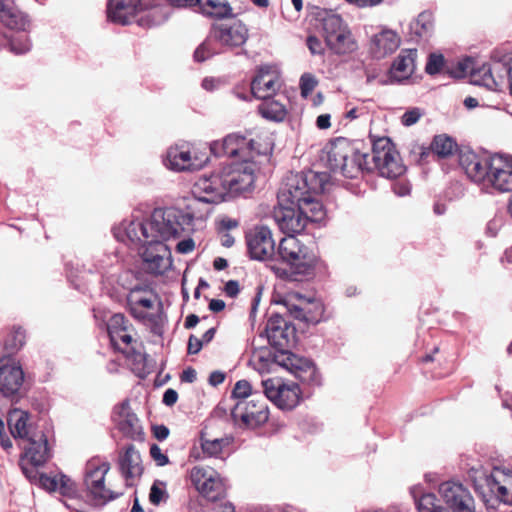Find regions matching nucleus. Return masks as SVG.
I'll list each match as a JSON object with an SVG mask.
<instances>
[{
  "mask_svg": "<svg viewBox=\"0 0 512 512\" xmlns=\"http://www.w3.org/2000/svg\"><path fill=\"white\" fill-rule=\"evenodd\" d=\"M117 240L142 245L143 268L150 274L163 275L172 267L171 252L166 241L176 240V251H192V214L179 208H155L149 217L132 216L113 229Z\"/></svg>",
  "mask_w": 512,
  "mask_h": 512,
  "instance_id": "1",
  "label": "nucleus"
},
{
  "mask_svg": "<svg viewBox=\"0 0 512 512\" xmlns=\"http://www.w3.org/2000/svg\"><path fill=\"white\" fill-rule=\"evenodd\" d=\"M327 175L308 171L290 173L280 189L277 198L281 203H294L305 217L306 223L320 222L325 218V209L316 196L323 193Z\"/></svg>",
  "mask_w": 512,
  "mask_h": 512,
  "instance_id": "2",
  "label": "nucleus"
},
{
  "mask_svg": "<svg viewBox=\"0 0 512 512\" xmlns=\"http://www.w3.org/2000/svg\"><path fill=\"white\" fill-rule=\"evenodd\" d=\"M277 255L287 268H277L275 272L277 277L285 281L301 282L327 270L320 256L295 235L280 240Z\"/></svg>",
  "mask_w": 512,
  "mask_h": 512,
  "instance_id": "3",
  "label": "nucleus"
},
{
  "mask_svg": "<svg viewBox=\"0 0 512 512\" xmlns=\"http://www.w3.org/2000/svg\"><path fill=\"white\" fill-rule=\"evenodd\" d=\"M167 17V8L152 0H107V18L116 24L136 23L151 28L162 24Z\"/></svg>",
  "mask_w": 512,
  "mask_h": 512,
  "instance_id": "4",
  "label": "nucleus"
},
{
  "mask_svg": "<svg viewBox=\"0 0 512 512\" xmlns=\"http://www.w3.org/2000/svg\"><path fill=\"white\" fill-rule=\"evenodd\" d=\"M372 143V156L360 153L358 149L353 156L356 164L355 177L362 171L373 170H377L381 176L390 179L401 176L406 167L390 138L379 137Z\"/></svg>",
  "mask_w": 512,
  "mask_h": 512,
  "instance_id": "5",
  "label": "nucleus"
},
{
  "mask_svg": "<svg viewBox=\"0 0 512 512\" xmlns=\"http://www.w3.org/2000/svg\"><path fill=\"white\" fill-rule=\"evenodd\" d=\"M132 316L158 332L163 323L161 302L157 294L147 286H135L127 296Z\"/></svg>",
  "mask_w": 512,
  "mask_h": 512,
  "instance_id": "6",
  "label": "nucleus"
},
{
  "mask_svg": "<svg viewBox=\"0 0 512 512\" xmlns=\"http://www.w3.org/2000/svg\"><path fill=\"white\" fill-rule=\"evenodd\" d=\"M321 23L326 46L334 54L345 55L357 49V42L350 28L340 15L328 14L321 19Z\"/></svg>",
  "mask_w": 512,
  "mask_h": 512,
  "instance_id": "7",
  "label": "nucleus"
},
{
  "mask_svg": "<svg viewBox=\"0 0 512 512\" xmlns=\"http://www.w3.org/2000/svg\"><path fill=\"white\" fill-rule=\"evenodd\" d=\"M210 151L216 157L226 156L238 162L255 161L256 157L265 154L254 139L232 133L222 141H215L210 145Z\"/></svg>",
  "mask_w": 512,
  "mask_h": 512,
  "instance_id": "8",
  "label": "nucleus"
},
{
  "mask_svg": "<svg viewBox=\"0 0 512 512\" xmlns=\"http://www.w3.org/2000/svg\"><path fill=\"white\" fill-rule=\"evenodd\" d=\"M109 470L110 464L99 459H91L86 464L84 484L89 496L97 504H106L123 494V491L106 486L105 477Z\"/></svg>",
  "mask_w": 512,
  "mask_h": 512,
  "instance_id": "9",
  "label": "nucleus"
},
{
  "mask_svg": "<svg viewBox=\"0 0 512 512\" xmlns=\"http://www.w3.org/2000/svg\"><path fill=\"white\" fill-rule=\"evenodd\" d=\"M357 148L344 137L336 138L326 144L322 159L332 172H339L347 178H355L356 164L353 156Z\"/></svg>",
  "mask_w": 512,
  "mask_h": 512,
  "instance_id": "10",
  "label": "nucleus"
},
{
  "mask_svg": "<svg viewBox=\"0 0 512 512\" xmlns=\"http://www.w3.org/2000/svg\"><path fill=\"white\" fill-rule=\"evenodd\" d=\"M255 169V161H233L231 164L223 167L221 171L227 195L235 197L252 191L256 178Z\"/></svg>",
  "mask_w": 512,
  "mask_h": 512,
  "instance_id": "11",
  "label": "nucleus"
},
{
  "mask_svg": "<svg viewBox=\"0 0 512 512\" xmlns=\"http://www.w3.org/2000/svg\"><path fill=\"white\" fill-rule=\"evenodd\" d=\"M194 200L210 205L219 204L227 196L222 171L194 175Z\"/></svg>",
  "mask_w": 512,
  "mask_h": 512,
  "instance_id": "12",
  "label": "nucleus"
},
{
  "mask_svg": "<svg viewBox=\"0 0 512 512\" xmlns=\"http://www.w3.org/2000/svg\"><path fill=\"white\" fill-rule=\"evenodd\" d=\"M264 394L282 410H292L302 400V391L297 383H286L279 378H269L262 381Z\"/></svg>",
  "mask_w": 512,
  "mask_h": 512,
  "instance_id": "13",
  "label": "nucleus"
},
{
  "mask_svg": "<svg viewBox=\"0 0 512 512\" xmlns=\"http://www.w3.org/2000/svg\"><path fill=\"white\" fill-rule=\"evenodd\" d=\"M264 395H254L249 400H239L234 405L231 416L249 428H257L269 419V409Z\"/></svg>",
  "mask_w": 512,
  "mask_h": 512,
  "instance_id": "14",
  "label": "nucleus"
},
{
  "mask_svg": "<svg viewBox=\"0 0 512 512\" xmlns=\"http://www.w3.org/2000/svg\"><path fill=\"white\" fill-rule=\"evenodd\" d=\"M294 298L297 300V303L293 302L291 298H285L280 302L284 306L286 313L293 319L312 325H316L326 319L325 306L322 300L316 298L307 299L298 293L294 295Z\"/></svg>",
  "mask_w": 512,
  "mask_h": 512,
  "instance_id": "15",
  "label": "nucleus"
},
{
  "mask_svg": "<svg viewBox=\"0 0 512 512\" xmlns=\"http://www.w3.org/2000/svg\"><path fill=\"white\" fill-rule=\"evenodd\" d=\"M28 445L21 458V468L28 479L36 478V468L44 465L50 458V449L46 436L40 432L27 438Z\"/></svg>",
  "mask_w": 512,
  "mask_h": 512,
  "instance_id": "16",
  "label": "nucleus"
},
{
  "mask_svg": "<svg viewBox=\"0 0 512 512\" xmlns=\"http://www.w3.org/2000/svg\"><path fill=\"white\" fill-rule=\"evenodd\" d=\"M265 333L269 344L281 352V357L283 353L289 352L287 349L294 344L296 338L294 325L278 312L268 318Z\"/></svg>",
  "mask_w": 512,
  "mask_h": 512,
  "instance_id": "17",
  "label": "nucleus"
},
{
  "mask_svg": "<svg viewBox=\"0 0 512 512\" xmlns=\"http://www.w3.org/2000/svg\"><path fill=\"white\" fill-rule=\"evenodd\" d=\"M443 501L453 512H476L475 500L462 483L446 481L439 486Z\"/></svg>",
  "mask_w": 512,
  "mask_h": 512,
  "instance_id": "18",
  "label": "nucleus"
},
{
  "mask_svg": "<svg viewBox=\"0 0 512 512\" xmlns=\"http://www.w3.org/2000/svg\"><path fill=\"white\" fill-rule=\"evenodd\" d=\"M246 243L250 257L265 261L275 254V240L266 226H256L246 234Z\"/></svg>",
  "mask_w": 512,
  "mask_h": 512,
  "instance_id": "19",
  "label": "nucleus"
},
{
  "mask_svg": "<svg viewBox=\"0 0 512 512\" xmlns=\"http://www.w3.org/2000/svg\"><path fill=\"white\" fill-rule=\"evenodd\" d=\"M194 487L208 501L216 502L225 497L226 489L218 473L194 467Z\"/></svg>",
  "mask_w": 512,
  "mask_h": 512,
  "instance_id": "20",
  "label": "nucleus"
},
{
  "mask_svg": "<svg viewBox=\"0 0 512 512\" xmlns=\"http://www.w3.org/2000/svg\"><path fill=\"white\" fill-rule=\"evenodd\" d=\"M280 364L302 383L309 386L321 385V376L312 361L288 352L283 353Z\"/></svg>",
  "mask_w": 512,
  "mask_h": 512,
  "instance_id": "21",
  "label": "nucleus"
},
{
  "mask_svg": "<svg viewBox=\"0 0 512 512\" xmlns=\"http://www.w3.org/2000/svg\"><path fill=\"white\" fill-rule=\"evenodd\" d=\"M273 218L279 229L287 236L301 233L307 225L305 217L294 203H281L279 199Z\"/></svg>",
  "mask_w": 512,
  "mask_h": 512,
  "instance_id": "22",
  "label": "nucleus"
},
{
  "mask_svg": "<svg viewBox=\"0 0 512 512\" xmlns=\"http://www.w3.org/2000/svg\"><path fill=\"white\" fill-rule=\"evenodd\" d=\"M460 167L475 183L486 184L492 167V157H482L471 150H461L458 155Z\"/></svg>",
  "mask_w": 512,
  "mask_h": 512,
  "instance_id": "23",
  "label": "nucleus"
},
{
  "mask_svg": "<svg viewBox=\"0 0 512 512\" xmlns=\"http://www.w3.org/2000/svg\"><path fill=\"white\" fill-rule=\"evenodd\" d=\"M280 86L278 73L269 66H262L251 81V93L255 98L265 99L273 97Z\"/></svg>",
  "mask_w": 512,
  "mask_h": 512,
  "instance_id": "24",
  "label": "nucleus"
},
{
  "mask_svg": "<svg viewBox=\"0 0 512 512\" xmlns=\"http://www.w3.org/2000/svg\"><path fill=\"white\" fill-rule=\"evenodd\" d=\"M485 482L497 500L512 506V470L495 467Z\"/></svg>",
  "mask_w": 512,
  "mask_h": 512,
  "instance_id": "25",
  "label": "nucleus"
},
{
  "mask_svg": "<svg viewBox=\"0 0 512 512\" xmlns=\"http://www.w3.org/2000/svg\"><path fill=\"white\" fill-rule=\"evenodd\" d=\"M213 30L214 37L230 48L240 47L248 39V29L240 20L215 25Z\"/></svg>",
  "mask_w": 512,
  "mask_h": 512,
  "instance_id": "26",
  "label": "nucleus"
},
{
  "mask_svg": "<svg viewBox=\"0 0 512 512\" xmlns=\"http://www.w3.org/2000/svg\"><path fill=\"white\" fill-rule=\"evenodd\" d=\"M113 419L118 429L128 438L141 439L143 432L139 419L131 410L128 401H123L114 409Z\"/></svg>",
  "mask_w": 512,
  "mask_h": 512,
  "instance_id": "27",
  "label": "nucleus"
},
{
  "mask_svg": "<svg viewBox=\"0 0 512 512\" xmlns=\"http://www.w3.org/2000/svg\"><path fill=\"white\" fill-rule=\"evenodd\" d=\"M163 164L174 172L189 171L192 167L190 143L179 141L170 146L163 157Z\"/></svg>",
  "mask_w": 512,
  "mask_h": 512,
  "instance_id": "28",
  "label": "nucleus"
},
{
  "mask_svg": "<svg viewBox=\"0 0 512 512\" xmlns=\"http://www.w3.org/2000/svg\"><path fill=\"white\" fill-rule=\"evenodd\" d=\"M486 185H491L500 192L512 191V163L502 156H493Z\"/></svg>",
  "mask_w": 512,
  "mask_h": 512,
  "instance_id": "29",
  "label": "nucleus"
},
{
  "mask_svg": "<svg viewBox=\"0 0 512 512\" xmlns=\"http://www.w3.org/2000/svg\"><path fill=\"white\" fill-rule=\"evenodd\" d=\"M24 382V372L16 363L5 364L0 367V394L3 397L16 395Z\"/></svg>",
  "mask_w": 512,
  "mask_h": 512,
  "instance_id": "30",
  "label": "nucleus"
},
{
  "mask_svg": "<svg viewBox=\"0 0 512 512\" xmlns=\"http://www.w3.org/2000/svg\"><path fill=\"white\" fill-rule=\"evenodd\" d=\"M507 71L508 66L504 63L497 62L494 66L483 63L479 67L474 65L471 78L475 84L494 89L499 85V82L504 77V73Z\"/></svg>",
  "mask_w": 512,
  "mask_h": 512,
  "instance_id": "31",
  "label": "nucleus"
},
{
  "mask_svg": "<svg viewBox=\"0 0 512 512\" xmlns=\"http://www.w3.org/2000/svg\"><path fill=\"white\" fill-rule=\"evenodd\" d=\"M234 441L232 436H220L212 427L205 425L200 432V445L203 454L209 457L220 456Z\"/></svg>",
  "mask_w": 512,
  "mask_h": 512,
  "instance_id": "32",
  "label": "nucleus"
},
{
  "mask_svg": "<svg viewBox=\"0 0 512 512\" xmlns=\"http://www.w3.org/2000/svg\"><path fill=\"white\" fill-rule=\"evenodd\" d=\"M400 43L401 39L396 32L385 29L372 37L370 51L374 58L382 59L394 53Z\"/></svg>",
  "mask_w": 512,
  "mask_h": 512,
  "instance_id": "33",
  "label": "nucleus"
},
{
  "mask_svg": "<svg viewBox=\"0 0 512 512\" xmlns=\"http://www.w3.org/2000/svg\"><path fill=\"white\" fill-rule=\"evenodd\" d=\"M119 464L121 474L125 478L126 486H133L135 484V480L138 479L143 472L140 454L133 445H129L125 449L124 454L120 458Z\"/></svg>",
  "mask_w": 512,
  "mask_h": 512,
  "instance_id": "34",
  "label": "nucleus"
},
{
  "mask_svg": "<svg viewBox=\"0 0 512 512\" xmlns=\"http://www.w3.org/2000/svg\"><path fill=\"white\" fill-rule=\"evenodd\" d=\"M416 50H404L394 60L390 69L391 79L401 82L408 79L414 72Z\"/></svg>",
  "mask_w": 512,
  "mask_h": 512,
  "instance_id": "35",
  "label": "nucleus"
},
{
  "mask_svg": "<svg viewBox=\"0 0 512 512\" xmlns=\"http://www.w3.org/2000/svg\"><path fill=\"white\" fill-rule=\"evenodd\" d=\"M194 6H197L202 14L209 17L222 19L233 16L232 7L227 1L194 0Z\"/></svg>",
  "mask_w": 512,
  "mask_h": 512,
  "instance_id": "36",
  "label": "nucleus"
},
{
  "mask_svg": "<svg viewBox=\"0 0 512 512\" xmlns=\"http://www.w3.org/2000/svg\"><path fill=\"white\" fill-rule=\"evenodd\" d=\"M29 414L21 409H13L8 414V426L14 438L27 439L30 435L28 428Z\"/></svg>",
  "mask_w": 512,
  "mask_h": 512,
  "instance_id": "37",
  "label": "nucleus"
},
{
  "mask_svg": "<svg viewBox=\"0 0 512 512\" xmlns=\"http://www.w3.org/2000/svg\"><path fill=\"white\" fill-rule=\"evenodd\" d=\"M0 20L12 30L25 31L29 27L27 16L20 11L6 8L3 2H0Z\"/></svg>",
  "mask_w": 512,
  "mask_h": 512,
  "instance_id": "38",
  "label": "nucleus"
},
{
  "mask_svg": "<svg viewBox=\"0 0 512 512\" xmlns=\"http://www.w3.org/2000/svg\"><path fill=\"white\" fill-rule=\"evenodd\" d=\"M262 100V103L258 106V112L263 118L277 122L284 120L287 115L285 104L272 97Z\"/></svg>",
  "mask_w": 512,
  "mask_h": 512,
  "instance_id": "39",
  "label": "nucleus"
},
{
  "mask_svg": "<svg viewBox=\"0 0 512 512\" xmlns=\"http://www.w3.org/2000/svg\"><path fill=\"white\" fill-rule=\"evenodd\" d=\"M457 149V142L446 134L436 135L431 143V150L440 158L453 155Z\"/></svg>",
  "mask_w": 512,
  "mask_h": 512,
  "instance_id": "40",
  "label": "nucleus"
},
{
  "mask_svg": "<svg viewBox=\"0 0 512 512\" xmlns=\"http://www.w3.org/2000/svg\"><path fill=\"white\" fill-rule=\"evenodd\" d=\"M434 28L433 14L429 11L421 12L412 23L411 29L418 37L429 36Z\"/></svg>",
  "mask_w": 512,
  "mask_h": 512,
  "instance_id": "41",
  "label": "nucleus"
},
{
  "mask_svg": "<svg viewBox=\"0 0 512 512\" xmlns=\"http://www.w3.org/2000/svg\"><path fill=\"white\" fill-rule=\"evenodd\" d=\"M127 355V359L130 363L131 369L135 374L142 377L147 373V355L141 351H136L132 347L124 352Z\"/></svg>",
  "mask_w": 512,
  "mask_h": 512,
  "instance_id": "42",
  "label": "nucleus"
},
{
  "mask_svg": "<svg viewBox=\"0 0 512 512\" xmlns=\"http://www.w3.org/2000/svg\"><path fill=\"white\" fill-rule=\"evenodd\" d=\"M418 512H449L447 508L437 504L433 493H425L415 500Z\"/></svg>",
  "mask_w": 512,
  "mask_h": 512,
  "instance_id": "43",
  "label": "nucleus"
},
{
  "mask_svg": "<svg viewBox=\"0 0 512 512\" xmlns=\"http://www.w3.org/2000/svg\"><path fill=\"white\" fill-rule=\"evenodd\" d=\"M108 335L111 344L119 351L127 352V349L130 348L132 336L129 332V327L124 330H120L119 332L110 333Z\"/></svg>",
  "mask_w": 512,
  "mask_h": 512,
  "instance_id": "44",
  "label": "nucleus"
},
{
  "mask_svg": "<svg viewBox=\"0 0 512 512\" xmlns=\"http://www.w3.org/2000/svg\"><path fill=\"white\" fill-rule=\"evenodd\" d=\"M169 495L166 489V484L163 481L156 480L152 484L149 493V500L153 505L158 506L162 502H166Z\"/></svg>",
  "mask_w": 512,
  "mask_h": 512,
  "instance_id": "45",
  "label": "nucleus"
},
{
  "mask_svg": "<svg viewBox=\"0 0 512 512\" xmlns=\"http://www.w3.org/2000/svg\"><path fill=\"white\" fill-rule=\"evenodd\" d=\"M251 390V384L247 380H239L232 390V396L238 399L237 401L251 399L255 395L251 393Z\"/></svg>",
  "mask_w": 512,
  "mask_h": 512,
  "instance_id": "46",
  "label": "nucleus"
},
{
  "mask_svg": "<svg viewBox=\"0 0 512 512\" xmlns=\"http://www.w3.org/2000/svg\"><path fill=\"white\" fill-rule=\"evenodd\" d=\"M216 53L213 43L210 40H205L201 45L194 51V60L203 62Z\"/></svg>",
  "mask_w": 512,
  "mask_h": 512,
  "instance_id": "47",
  "label": "nucleus"
},
{
  "mask_svg": "<svg viewBox=\"0 0 512 512\" xmlns=\"http://www.w3.org/2000/svg\"><path fill=\"white\" fill-rule=\"evenodd\" d=\"M31 48V43L25 35L13 37L10 40V49L15 54H24Z\"/></svg>",
  "mask_w": 512,
  "mask_h": 512,
  "instance_id": "48",
  "label": "nucleus"
},
{
  "mask_svg": "<svg viewBox=\"0 0 512 512\" xmlns=\"http://www.w3.org/2000/svg\"><path fill=\"white\" fill-rule=\"evenodd\" d=\"M128 327L129 326H128L127 320L125 319L124 315L117 313V314L112 315L109 318L108 323H107V332H108V334L115 333V332H119L120 330H124Z\"/></svg>",
  "mask_w": 512,
  "mask_h": 512,
  "instance_id": "49",
  "label": "nucleus"
},
{
  "mask_svg": "<svg viewBox=\"0 0 512 512\" xmlns=\"http://www.w3.org/2000/svg\"><path fill=\"white\" fill-rule=\"evenodd\" d=\"M32 482H37L39 485L49 492L58 490V477H49L45 474H38L36 478L29 479Z\"/></svg>",
  "mask_w": 512,
  "mask_h": 512,
  "instance_id": "50",
  "label": "nucleus"
},
{
  "mask_svg": "<svg viewBox=\"0 0 512 512\" xmlns=\"http://www.w3.org/2000/svg\"><path fill=\"white\" fill-rule=\"evenodd\" d=\"M444 65V57L442 54H430L426 63L425 71L429 75L439 73Z\"/></svg>",
  "mask_w": 512,
  "mask_h": 512,
  "instance_id": "51",
  "label": "nucleus"
},
{
  "mask_svg": "<svg viewBox=\"0 0 512 512\" xmlns=\"http://www.w3.org/2000/svg\"><path fill=\"white\" fill-rule=\"evenodd\" d=\"M317 84H318V82L312 74H310V73L303 74L300 78L301 95L304 97L309 96L313 92V90L315 89Z\"/></svg>",
  "mask_w": 512,
  "mask_h": 512,
  "instance_id": "52",
  "label": "nucleus"
},
{
  "mask_svg": "<svg viewBox=\"0 0 512 512\" xmlns=\"http://www.w3.org/2000/svg\"><path fill=\"white\" fill-rule=\"evenodd\" d=\"M474 68V61L470 58H466L457 63L456 69L451 72L452 76L455 78H461L466 76L468 73L470 76L472 75V71Z\"/></svg>",
  "mask_w": 512,
  "mask_h": 512,
  "instance_id": "53",
  "label": "nucleus"
},
{
  "mask_svg": "<svg viewBox=\"0 0 512 512\" xmlns=\"http://www.w3.org/2000/svg\"><path fill=\"white\" fill-rule=\"evenodd\" d=\"M60 494L64 496H71L75 493L74 482L66 475H60L58 477V490Z\"/></svg>",
  "mask_w": 512,
  "mask_h": 512,
  "instance_id": "54",
  "label": "nucleus"
},
{
  "mask_svg": "<svg viewBox=\"0 0 512 512\" xmlns=\"http://www.w3.org/2000/svg\"><path fill=\"white\" fill-rule=\"evenodd\" d=\"M25 339H26L25 330H23L22 328H16L13 330V332L10 336L8 345L12 349L18 350L24 345Z\"/></svg>",
  "mask_w": 512,
  "mask_h": 512,
  "instance_id": "55",
  "label": "nucleus"
},
{
  "mask_svg": "<svg viewBox=\"0 0 512 512\" xmlns=\"http://www.w3.org/2000/svg\"><path fill=\"white\" fill-rule=\"evenodd\" d=\"M215 333L216 328L211 327L204 333L201 339L194 338V354L198 353L202 349L204 344H208L209 342H211L215 336Z\"/></svg>",
  "mask_w": 512,
  "mask_h": 512,
  "instance_id": "56",
  "label": "nucleus"
},
{
  "mask_svg": "<svg viewBox=\"0 0 512 512\" xmlns=\"http://www.w3.org/2000/svg\"><path fill=\"white\" fill-rule=\"evenodd\" d=\"M150 455L158 466H165L168 464V457L162 452L161 448L157 444L150 446Z\"/></svg>",
  "mask_w": 512,
  "mask_h": 512,
  "instance_id": "57",
  "label": "nucleus"
},
{
  "mask_svg": "<svg viewBox=\"0 0 512 512\" xmlns=\"http://www.w3.org/2000/svg\"><path fill=\"white\" fill-rule=\"evenodd\" d=\"M421 117L420 109L413 108L411 110L406 111L402 118L401 122L404 126H411L415 124Z\"/></svg>",
  "mask_w": 512,
  "mask_h": 512,
  "instance_id": "58",
  "label": "nucleus"
},
{
  "mask_svg": "<svg viewBox=\"0 0 512 512\" xmlns=\"http://www.w3.org/2000/svg\"><path fill=\"white\" fill-rule=\"evenodd\" d=\"M306 45L312 54H323L324 48L321 41L314 35L307 37Z\"/></svg>",
  "mask_w": 512,
  "mask_h": 512,
  "instance_id": "59",
  "label": "nucleus"
},
{
  "mask_svg": "<svg viewBox=\"0 0 512 512\" xmlns=\"http://www.w3.org/2000/svg\"><path fill=\"white\" fill-rule=\"evenodd\" d=\"M223 291L228 297H236L240 292L239 282L236 280H229L226 282Z\"/></svg>",
  "mask_w": 512,
  "mask_h": 512,
  "instance_id": "60",
  "label": "nucleus"
},
{
  "mask_svg": "<svg viewBox=\"0 0 512 512\" xmlns=\"http://www.w3.org/2000/svg\"><path fill=\"white\" fill-rule=\"evenodd\" d=\"M204 150L203 153L201 152L200 157L197 155L194 156V171L202 168L208 162L210 155L213 154V152L210 151V147L208 150L204 147Z\"/></svg>",
  "mask_w": 512,
  "mask_h": 512,
  "instance_id": "61",
  "label": "nucleus"
},
{
  "mask_svg": "<svg viewBox=\"0 0 512 512\" xmlns=\"http://www.w3.org/2000/svg\"><path fill=\"white\" fill-rule=\"evenodd\" d=\"M178 394L174 389H167L163 395V403L167 406H172L177 402Z\"/></svg>",
  "mask_w": 512,
  "mask_h": 512,
  "instance_id": "62",
  "label": "nucleus"
},
{
  "mask_svg": "<svg viewBox=\"0 0 512 512\" xmlns=\"http://www.w3.org/2000/svg\"><path fill=\"white\" fill-rule=\"evenodd\" d=\"M153 435L157 440L163 441L169 436V429L164 425H156L153 427Z\"/></svg>",
  "mask_w": 512,
  "mask_h": 512,
  "instance_id": "63",
  "label": "nucleus"
},
{
  "mask_svg": "<svg viewBox=\"0 0 512 512\" xmlns=\"http://www.w3.org/2000/svg\"><path fill=\"white\" fill-rule=\"evenodd\" d=\"M331 116L329 114H321L316 119V125L319 129H328L331 126Z\"/></svg>",
  "mask_w": 512,
  "mask_h": 512,
  "instance_id": "64",
  "label": "nucleus"
}]
</instances>
